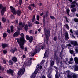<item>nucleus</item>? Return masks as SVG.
Returning a JSON list of instances; mask_svg holds the SVG:
<instances>
[{"mask_svg":"<svg viewBox=\"0 0 78 78\" xmlns=\"http://www.w3.org/2000/svg\"><path fill=\"white\" fill-rule=\"evenodd\" d=\"M20 36L21 37H20V39L16 38V41L18 44H19L20 48L21 49V50H24L23 45H25V43L27 42V41L25 39V35L23 33H22L20 34Z\"/></svg>","mask_w":78,"mask_h":78,"instance_id":"obj_1","label":"nucleus"},{"mask_svg":"<svg viewBox=\"0 0 78 78\" xmlns=\"http://www.w3.org/2000/svg\"><path fill=\"white\" fill-rule=\"evenodd\" d=\"M2 9L0 12L1 13V15L2 16H3L4 14L6 11V7H3L2 4H0V10Z\"/></svg>","mask_w":78,"mask_h":78,"instance_id":"obj_2","label":"nucleus"},{"mask_svg":"<svg viewBox=\"0 0 78 78\" xmlns=\"http://www.w3.org/2000/svg\"><path fill=\"white\" fill-rule=\"evenodd\" d=\"M48 16V11H47L46 12L45 15H44L43 17V26H45V18H47Z\"/></svg>","mask_w":78,"mask_h":78,"instance_id":"obj_3","label":"nucleus"},{"mask_svg":"<svg viewBox=\"0 0 78 78\" xmlns=\"http://www.w3.org/2000/svg\"><path fill=\"white\" fill-rule=\"evenodd\" d=\"M25 68H23L21 69L20 70V71L18 72V73L17 75V76L18 77H20V75L22 73V75H23L25 73Z\"/></svg>","mask_w":78,"mask_h":78,"instance_id":"obj_4","label":"nucleus"},{"mask_svg":"<svg viewBox=\"0 0 78 78\" xmlns=\"http://www.w3.org/2000/svg\"><path fill=\"white\" fill-rule=\"evenodd\" d=\"M26 36V37L27 40L29 41L30 43L33 42V36H30V37L29 36L27 35Z\"/></svg>","mask_w":78,"mask_h":78,"instance_id":"obj_5","label":"nucleus"},{"mask_svg":"<svg viewBox=\"0 0 78 78\" xmlns=\"http://www.w3.org/2000/svg\"><path fill=\"white\" fill-rule=\"evenodd\" d=\"M10 8L11 11V12L13 13V15H16L17 14V11L15 10V8H13L12 6H10Z\"/></svg>","mask_w":78,"mask_h":78,"instance_id":"obj_6","label":"nucleus"},{"mask_svg":"<svg viewBox=\"0 0 78 78\" xmlns=\"http://www.w3.org/2000/svg\"><path fill=\"white\" fill-rule=\"evenodd\" d=\"M44 31L45 33V36H47V34H48V36L50 35V31L49 30H47L46 27H44Z\"/></svg>","mask_w":78,"mask_h":78,"instance_id":"obj_7","label":"nucleus"},{"mask_svg":"<svg viewBox=\"0 0 78 78\" xmlns=\"http://www.w3.org/2000/svg\"><path fill=\"white\" fill-rule=\"evenodd\" d=\"M20 31L18 30L14 33V34H13V37H17L20 35Z\"/></svg>","mask_w":78,"mask_h":78,"instance_id":"obj_8","label":"nucleus"},{"mask_svg":"<svg viewBox=\"0 0 78 78\" xmlns=\"http://www.w3.org/2000/svg\"><path fill=\"white\" fill-rule=\"evenodd\" d=\"M7 73H9V74L10 73L11 75H12V76H14V71L13 70L11 69H9L8 70H7Z\"/></svg>","mask_w":78,"mask_h":78,"instance_id":"obj_9","label":"nucleus"},{"mask_svg":"<svg viewBox=\"0 0 78 78\" xmlns=\"http://www.w3.org/2000/svg\"><path fill=\"white\" fill-rule=\"evenodd\" d=\"M31 6H32V8H34L35 7V5L34 4H31V5H30L28 6V8L29 10V11H31L32 10V8Z\"/></svg>","mask_w":78,"mask_h":78,"instance_id":"obj_10","label":"nucleus"},{"mask_svg":"<svg viewBox=\"0 0 78 78\" xmlns=\"http://www.w3.org/2000/svg\"><path fill=\"white\" fill-rule=\"evenodd\" d=\"M50 35H48V34H47V35H46L45 36L46 37V39H45V43L46 44H48V39L50 38Z\"/></svg>","mask_w":78,"mask_h":78,"instance_id":"obj_11","label":"nucleus"},{"mask_svg":"<svg viewBox=\"0 0 78 78\" xmlns=\"http://www.w3.org/2000/svg\"><path fill=\"white\" fill-rule=\"evenodd\" d=\"M1 46L3 49H5L6 48L8 47V44L6 43H2Z\"/></svg>","mask_w":78,"mask_h":78,"instance_id":"obj_12","label":"nucleus"},{"mask_svg":"<svg viewBox=\"0 0 78 78\" xmlns=\"http://www.w3.org/2000/svg\"><path fill=\"white\" fill-rule=\"evenodd\" d=\"M70 43L72 45H73L74 46L78 45V44H77V42L76 41H71Z\"/></svg>","mask_w":78,"mask_h":78,"instance_id":"obj_13","label":"nucleus"},{"mask_svg":"<svg viewBox=\"0 0 78 78\" xmlns=\"http://www.w3.org/2000/svg\"><path fill=\"white\" fill-rule=\"evenodd\" d=\"M65 40H68V39H69V34H68L67 32H65Z\"/></svg>","mask_w":78,"mask_h":78,"instance_id":"obj_14","label":"nucleus"},{"mask_svg":"<svg viewBox=\"0 0 78 78\" xmlns=\"http://www.w3.org/2000/svg\"><path fill=\"white\" fill-rule=\"evenodd\" d=\"M17 49L16 48H14L13 49H11L10 50V51L11 53H14V52H15V51H17Z\"/></svg>","mask_w":78,"mask_h":78,"instance_id":"obj_15","label":"nucleus"},{"mask_svg":"<svg viewBox=\"0 0 78 78\" xmlns=\"http://www.w3.org/2000/svg\"><path fill=\"white\" fill-rule=\"evenodd\" d=\"M54 58L57 62L58 63V64H59V60L60 59V58H59V57H58V56L57 57H54Z\"/></svg>","mask_w":78,"mask_h":78,"instance_id":"obj_16","label":"nucleus"},{"mask_svg":"<svg viewBox=\"0 0 78 78\" xmlns=\"http://www.w3.org/2000/svg\"><path fill=\"white\" fill-rule=\"evenodd\" d=\"M38 72V70H37V69H36L35 72H34V73L31 76V78H33V76H34V75L36 76V75H37V73Z\"/></svg>","mask_w":78,"mask_h":78,"instance_id":"obj_17","label":"nucleus"},{"mask_svg":"<svg viewBox=\"0 0 78 78\" xmlns=\"http://www.w3.org/2000/svg\"><path fill=\"white\" fill-rule=\"evenodd\" d=\"M12 60L13 62H16L17 61V57L15 56L13 57L12 58Z\"/></svg>","mask_w":78,"mask_h":78,"instance_id":"obj_18","label":"nucleus"},{"mask_svg":"<svg viewBox=\"0 0 78 78\" xmlns=\"http://www.w3.org/2000/svg\"><path fill=\"white\" fill-rule=\"evenodd\" d=\"M21 14H22V11H21V10H17V16H18V17H20V15H21Z\"/></svg>","mask_w":78,"mask_h":78,"instance_id":"obj_19","label":"nucleus"},{"mask_svg":"<svg viewBox=\"0 0 78 78\" xmlns=\"http://www.w3.org/2000/svg\"><path fill=\"white\" fill-rule=\"evenodd\" d=\"M48 50H46L45 52L43 58H46L47 56H48V55L47 54V53H48Z\"/></svg>","mask_w":78,"mask_h":78,"instance_id":"obj_20","label":"nucleus"},{"mask_svg":"<svg viewBox=\"0 0 78 78\" xmlns=\"http://www.w3.org/2000/svg\"><path fill=\"white\" fill-rule=\"evenodd\" d=\"M30 65H31V63H30V64L29 65L28 64V62H24L23 66H24V67H26V66H29L30 67Z\"/></svg>","mask_w":78,"mask_h":78,"instance_id":"obj_21","label":"nucleus"},{"mask_svg":"<svg viewBox=\"0 0 78 78\" xmlns=\"http://www.w3.org/2000/svg\"><path fill=\"white\" fill-rule=\"evenodd\" d=\"M74 70L76 72L78 70V65H75L74 66Z\"/></svg>","mask_w":78,"mask_h":78,"instance_id":"obj_22","label":"nucleus"},{"mask_svg":"<svg viewBox=\"0 0 78 78\" xmlns=\"http://www.w3.org/2000/svg\"><path fill=\"white\" fill-rule=\"evenodd\" d=\"M74 60L75 61V63L76 64H78V58L76 57L74 58Z\"/></svg>","mask_w":78,"mask_h":78,"instance_id":"obj_23","label":"nucleus"},{"mask_svg":"<svg viewBox=\"0 0 78 78\" xmlns=\"http://www.w3.org/2000/svg\"><path fill=\"white\" fill-rule=\"evenodd\" d=\"M9 64L10 66H12L14 64V63L12 62V61L11 60H10L9 61Z\"/></svg>","mask_w":78,"mask_h":78,"instance_id":"obj_24","label":"nucleus"},{"mask_svg":"<svg viewBox=\"0 0 78 78\" xmlns=\"http://www.w3.org/2000/svg\"><path fill=\"white\" fill-rule=\"evenodd\" d=\"M28 25L27 24H26L24 27V29L26 31H28Z\"/></svg>","mask_w":78,"mask_h":78,"instance_id":"obj_25","label":"nucleus"},{"mask_svg":"<svg viewBox=\"0 0 78 78\" xmlns=\"http://www.w3.org/2000/svg\"><path fill=\"white\" fill-rule=\"evenodd\" d=\"M54 64H55V61L53 60L51 62V63H50V64L51 67H53L54 66Z\"/></svg>","mask_w":78,"mask_h":78,"instance_id":"obj_26","label":"nucleus"},{"mask_svg":"<svg viewBox=\"0 0 78 78\" xmlns=\"http://www.w3.org/2000/svg\"><path fill=\"white\" fill-rule=\"evenodd\" d=\"M35 15H34L33 16V18L32 20V22H34V21H35Z\"/></svg>","mask_w":78,"mask_h":78,"instance_id":"obj_27","label":"nucleus"},{"mask_svg":"<svg viewBox=\"0 0 78 78\" xmlns=\"http://www.w3.org/2000/svg\"><path fill=\"white\" fill-rule=\"evenodd\" d=\"M76 11V8H73L71 10V12H75Z\"/></svg>","mask_w":78,"mask_h":78,"instance_id":"obj_28","label":"nucleus"},{"mask_svg":"<svg viewBox=\"0 0 78 78\" xmlns=\"http://www.w3.org/2000/svg\"><path fill=\"white\" fill-rule=\"evenodd\" d=\"M64 27H65V28H67V29L68 30H69L70 28L69 27V25H68V24H67L64 25Z\"/></svg>","mask_w":78,"mask_h":78,"instance_id":"obj_29","label":"nucleus"},{"mask_svg":"<svg viewBox=\"0 0 78 78\" xmlns=\"http://www.w3.org/2000/svg\"><path fill=\"white\" fill-rule=\"evenodd\" d=\"M2 20L3 22V23H5L6 22V18H4V17H2Z\"/></svg>","mask_w":78,"mask_h":78,"instance_id":"obj_30","label":"nucleus"},{"mask_svg":"<svg viewBox=\"0 0 78 78\" xmlns=\"http://www.w3.org/2000/svg\"><path fill=\"white\" fill-rule=\"evenodd\" d=\"M7 36V34L6 33H4L3 34V37L4 38H5Z\"/></svg>","mask_w":78,"mask_h":78,"instance_id":"obj_31","label":"nucleus"},{"mask_svg":"<svg viewBox=\"0 0 78 78\" xmlns=\"http://www.w3.org/2000/svg\"><path fill=\"white\" fill-rule=\"evenodd\" d=\"M64 18H65V20H66V22H67V23H69V21L68 20V18H67V17L66 16H65Z\"/></svg>","mask_w":78,"mask_h":78,"instance_id":"obj_32","label":"nucleus"},{"mask_svg":"<svg viewBox=\"0 0 78 78\" xmlns=\"http://www.w3.org/2000/svg\"><path fill=\"white\" fill-rule=\"evenodd\" d=\"M76 6V5L75 4H72V5H71V8H75Z\"/></svg>","mask_w":78,"mask_h":78,"instance_id":"obj_33","label":"nucleus"},{"mask_svg":"<svg viewBox=\"0 0 78 78\" xmlns=\"http://www.w3.org/2000/svg\"><path fill=\"white\" fill-rule=\"evenodd\" d=\"M7 31L9 34H11V30H10V29L9 28H7Z\"/></svg>","mask_w":78,"mask_h":78,"instance_id":"obj_34","label":"nucleus"},{"mask_svg":"<svg viewBox=\"0 0 78 78\" xmlns=\"http://www.w3.org/2000/svg\"><path fill=\"white\" fill-rule=\"evenodd\" d=\"M58 56V55H57V51H55L54 52V57H57Z\"/></svg>","mask_w":78,"mask_h":78,"instance_id":"obj_35","label":"nucleus"},{"mask_svg":"<svg viewBox=\"0 0 78 78\" xmlns=\"http://www.w3.org/2000/svg\"><path fill=\"white\" fill-rule=\"evenodd\" d=\"M28 27H32V23L30 22H28Z\"/></svg>","mask_w":78,"mask_h":78,"instance_id":"obj_36","label":"nucleus"},{"mask_svg":"<svg viewBox=\"0 0 78 78\" xmlns=\"http://www.w3.org/2000/svg\"><path fill=\"white\" fill-rule=\"evenodd\" d=\"M10 18H11L12 19H14V16L12 14L10 16Z\"/></svg>","mask_w":78,"mask_h":78,"instance_id":"obj_37","label":"nucleus"},{"mask_svg":"<svg viewBox=\"0 0 78 78\" xmlns=\"http://www.w3.org/2000/svg\"><path fill=\"white\" fill-rule=\"evenodd\" d=\"M0 70H1L3 71L4 70V67H3L2 66L0 65Z\"/></svg>","mask_w":78,"mask_h":78,"instance_id":"obj_38","label":"nucleus"},{"mask_svg":"<svg viewBox=\"0 0 78 78\" xmlns=\"http://www.w3.org/2000/svg\"><path fill=\"white\" fill-rule=\"evenodd\" d=\"M72 78H77L76 77V75L73 74L72 76Z\"/></svg>","mask_w":78,"mask_h":78,"instance_id":"obj_39","label":"nucleus"},{"mask_svg":"<svg viewBox=\"0 0 78 78\" xmlns=\"http://www.w3.org/2000/svg\"><path fill=\"white\" fill-rule=\"evenodd\" d=\"M63 53L62 52H60V55L59 56L60 58H61V59H62V55Z\"/></svg>","mask_w":78,"mask_h":78,"instance_id":"obj_40","label":"nucleus"},{"mask_svg":"<svg viewBox=\"0 0 78 78\" xmlns=\"http://www.w3.org/2000/svg\"><path fill=\"white\" fill-rule=\"evenodd\" d=\"M53 40L54 41H56L57 40V37H54L53 38Z\"/></svg>","mask_w":78,"mask_h":78,"instance_id":"obj_41","label":"nucleus"},{"mask_svg":"<svg viewBox=\"0 0 78 78\" xmlns=\"http://www.w3.org/2000/svg\"><path fill=\"white\" fill-rule=\"evenodd\" d=\"M3 53L5 54H6L7 53V51L5 50H3Z\"/></svg>","mask_w":78,"mask_h":78,"instance_id":"obj_42","label":"nucleus"},{"mask_svg":"<svg viewBox=\"0 0 78 78\" xmlns=\"http://www.w3.org/2000/svg\"><path fill=\"white\" fill-rule=\"evenodd\" d=\"M37 49H35V51L34 53L36 54V53H37Z\"/></svg>","mask_w":78,"mask_h":78,"instance_id":"obj_43","label":"nucleus"},{"mask_svg":"<svg viewBox=\"0 0 78 78\" xmlns=\"http://www.w3.org/2000/svg\"><path fill=\"white\" fill-rule=\"evenodd\" d=\"M74 21L75 22H78V19L77 18H75L74 19Z\"/></svg>","mask_w":78,"mask_h":78,"instance_id":"obj_44","label":"nucleus"},{"mask_svg":"<svg viewBox=\"0 0 78 78\" xmlns=\"http://www.w3.org/2000/svg\"><path fill=\"white\" fill-rule=\"evenodd\" d=\"M39 16L38 15H37V20L38 21H39Z\"/></svg>","mask_w":78,"mask_h":78,"instance_id":"obj_45","label":"nucleus"},{"mask_svg":"<svg viewBox=\"0 0 78 78\" xmlns=\"http://www.w3.org/2000/svg\"><path fill=\"white\" fill-rule=\"evenodd\" d=\"M69 52L71 54H73V53H74V51L72 50L70 51Z\"/></svg>","mask_w":78,"mask_h":78,"instance_id":"obj_46","label":"nucleus"},{"mask_svg":"<svg viewBox=\"0 0 78 78\" xmlns=\"http://www.w3.org/2000/svg\"><path fill=\"white\" fill-rule=\"evenodd\" d=\"M25 23H24L22 24V25H21V26L23 28V27H25Z\"/></svg>","mask_w":78,"mask_h":78,"instance_id":"obj_47","label":"nucleus"},{"mask_svg":"<svg viewBox=\"0 0 78 78\" xmlns=\"http://www.w3.org/2000/svg\"><path fill=\"white\" fill-rule=\"evenodd\" d=\"M66 12L67 13H70V9H69L68 8L66 9Z\"/></svg>","mask_w":78,"mask_h":78,"instance_id":"obj_48","label":"nucleus"},{"mask_svg":"<svg viewBox=\"0 0 78 78\" xmlns=\"http://www.w3.org/2000/svg\"><path fill=\"white\" fill-rule=\"evenodd\" d=\"M35 23L37 25H39V22L38 21H37L35 22Z\"/></svg>","mask_w":78,"mask_h":78,"instance_id":"obj_49","label":"nucleus"},{"mask_svg":"<svg viewBox=\"0 0 78 78\" xmlns=\"http://www.w3.org/2000/svg\"><path fill=\"white\" fill-rule=\"evenodd\" d=\"M45 45H43L42 47L41 48V50H44V48H45Z\"/></svg>","mask_w":78,"mask_h":78,"instance_id":"obj_50","label":"nucleus"},{"mask_svg":"<svg viewBox=\"0 0 78 78\" xmlns=\"http://www.w3.org/2000/svg\"><path fill=\"white\" fill-rule=\"evenodd\" d=\"M22 3V0H20L19 4L20 5H21Z\"/></svg>","mask_w":78,"mask_h":78,"instance_id":"obj_51","label":"nucleus"},{"mask_svg":"<svg viewBox=\"0 0 78 78\" xmlns=\"http://www.w3.org/2000/svg\"><path fill=\"white\" fill-rule=\"evenodd\" d=\"M16 22V25H17L18 24V22H19V21L18 20H15Z\"/></svg>","mask_w":78,"mask_h":78,"instance_id":"obj_52","label":"nucleus"},{"mask_svg":"<svg viewBox=\"0 0 78 78\" xmlns=\"http://www.w3.org/2000/svg\"><path fill=\"white\" fill-rule=\"evenodd\" d=\"M24 49L25 51H27V50H28V49H27V48L26 47L25 48V47H24Z\"/></svg>","mask_w":78,"mask_h":78,"instance_id":"obj_53","label":"nucleus"},{"mask_svg":"<svg viewBox=\"0 0 78 78\" xmlns=\"http://www.w3.org/2000/svg\"><path fill=\"white\" fill-rule=\"evenodd\" d=\"M76 1H73V2H72L71 3V4H75V3H76Z\"/></svg>","mask_w":78,"mask_h":78,"instance_id":"obj_54","label":"nucleus"},{"mask_svg":"<svg viewBox=\"0 0 78 78\" xmlns=\"http://www.w3.org/2000/svg\"><path fill=\"white\" fill-rule=\"evenodd\" d=\"M50 18H51V19H55V17L53 16H50Z\"/></svg>","mask_w":78,"mask_h":78,"instance_id":"obj_55","label":"nucleus"},{"mask_svg":"<svg viewBox=\"0 0 78 78\" xmlns=\"http://www.w3.org/2000/svg\"><path fill=\"white\" fill-rule=\"evenodd\" d=\"M66 45L67 46H69V47H72V45H71V44H67Z\"/></svg>","mask_w":78,"mask_h":78,"instance_id":"obj_56","label":"nucleus"},{"mask_svg":"<svg viewBox=\"0 0 78 78\" xmlns=\"http://www.w3.org/2000/svg\"><path fill=\"white\" fill-rule=\"evenodd\" d=\"M10 29L11 30H13V29H14V27H13V26H12L10 27Z\"/></svg>","mask_w":78,"mask_h":78,"instance_id":"obj_57","label":"nucleus"},{"mask_svg":"<svg viewBox=\"0 0 78 78\" xmlns=\"http://www.w3.org/2000/svg\"><path fill=\"white\" fill-rule=\"evenodd\" d=\"M22 22H20L19 23V25H20V26H21V25H22Z\"/></svg>","mask_w":78,"mask_h":78,"instance_id":"obj_58","label":"nucleus"},{"mask_svg":"<svg viewBox=\"0 0 78 78\" xmlns=\"http://www.w3.org/2000/svg\"><path fill=\"white\" fill-rule=\"evenodd\" d=\"M75 51L76 52V53H78V49L77 48H76L75 49Z\"/></svg>","mask_w":78,"mask_h":78,"instance_id":"obj_59","label":"nucleus"},{"mask_svg":"<svg viewBox=\"0 0 78 78\" xmlns=\"http://www.w3.org/2000/svg\"><path fill=\"white\" fill-rule=\"evenodd\" d=\"M3 62L4 64H6V61L5 60H3Z\"/></svg>","mask_w":78,"mask_h":78,"instance_id":"obj_60","label":"nucleus"},{"mask_svg":"<svg viewBox=\"0 0 78 78\" xmlns=\"http://www.w3.org/2000/svg\"><path fill=\"white\" fill-rule=\"evenodd\" d=\"M29 33H30V34H31V33H33V30H30V31H29Z\"/></svg>","mask_w":78,"mask_h":78,"instance_id":"obj_61","label":"nucleus"},{"mask_svg":"<svg viewBox=\"0 0 78 78\" xmlns=\"http://www.w3.org/2000/svg\"><path fill=\"white\" fill-rule=\"evenodd\" d=\"M70 33H72V34H73V31L71 29L70 30Z\"/></svg>","mask_w":78,"mask_h":78,"instance_id":"obj_62","label":"nucleus"},{"mask_svg":"<svg viewBox=\"0 0 78 78\" xmlns=\"http://www.w3.org/2000/svg\"><path fill=\"white\" fill-rule=\"evenodd\" d=\"M44 60H42V62H41V64H44Z\"/></svg>","mask_w":78,"mask_h":78,"instance_id":"obj_63","label":"nucleus"},{"mask_svg":"<svg viewBox=\"0 0 78 78\" xmlns=\"http://www.w3.org/2000/svg\"><path fill=\"white\" fill-rule=\"evenodd\" d=\"M73 58H71L70 59V61H73Z\"/></svg>","mask_w":78,"mask_h":78,"instance_id":"obj_64","label":"nucleus"}]
</instances>
